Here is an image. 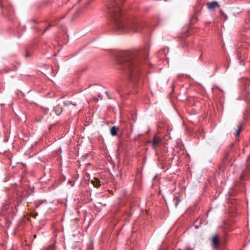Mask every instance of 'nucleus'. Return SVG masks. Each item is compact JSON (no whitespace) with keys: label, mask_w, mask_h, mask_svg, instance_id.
Returning <instances> with one entry per match:
<instances>
[{"label":"nucleus","mask_w":250,"mask_h":250,"mask_svg":"<svg viewBox=\"0 0 250 250\" xmlns=\"http://www.w3.org/2000/svg\"><path fill=\"white\" fill-rule=\"evenodd\" d=\"M209 10H213L216 8L220 7V5L218 2L216 1H213L211 2H208L206 4Z\"/></svg>","instance_id":"obj_7"},{"label":"nucleus","mask_w":250,"mask_h":250,"mask_svg":"<svg viewBox=\"0 0 250 250\" xmlns=\"http://www.w3.org/2000/svg\"><path fill=\"white\" fill-rule=\"evenodd\" d=\"M32 21L33 22H35V20H32Z\"/></svg>","instance_id":"obj_18"},{"label":"nucleus","mask_w":250,"mask_h":250,"mask_svg":"<svg viewBox=\"0 0 250 250\" xmlns=\"http://www.w3.org/2000/svg\"><path fill=\"white\" fill-rule=\"evenodd\" d=\"M119 128L115 126L111 127L110 129V132L112 136H116L117 134V132Z\"/></svg>","instance_id":"obj_9"},{"label":"nucleus","mask_w":250,"mask_h":250,"mask_svg":"<svg viewBox=\"0 0 250 250\" xmlns=\"http://www.w3.org/2000/svg\"><path fill=\"white\" fill-rule=\"evenodd\" d=\"M55 246L54 244H51L45 250H55Z\"/></svg>","instance_id":"obj_10"},{"label":"nucleus","mask_w":250,"mask_h":250,"mask_svg":"<svg viewBox=\"0 0 250 250\" xmlns=\"http://www.w3.org/2000/svg\"><path fill=\"white\" fill-rule=\"evenodd\" d=\"M240 131H241V126H239L238 129L237 130V131L236 132V136H239Z\"/></svg>","instance_id":"obj_11"},{"label":"nucleus","mask_w":250,"mask_h":250,"mask_svg":"<svg viewBox=\"0 0 250 250\" xmlns=\"http://www.w3.org/2000/svg\"><path fill=\"white\" fill-rule=\"evenodd\" d=\"M190 250H192V249H190Z\"/></svg>","instance_id":"obj_19"},{"label":"nucleus","mask_w":250,"mask_h":250,"mask_svg":"<svg viewBox=\"0 0 250 250\" xmlns=\"http://www.w3.org/2000/svg\"><path fill=\"white\" fill-rule=\"evenodd\" d=\"M245 44H243L239 47L237 50V57L238 59L245 58L248 53V50L245 47Z\"/></svg>","instance_id":"obj_3"},{"label":"nucleus","mask_w":250,"mask_h":250,"mask_svg":"<svg viewBox=\"0 0 250 250\" xmlns=\"http://www.w3.org/2000/svg\"><path fill=\"white\" fill-rule=\"evenodd\" d=\"M72 104L73 105H74V106H76V105H77V104Z\"/></svg>","instance_id":"obj_16"},{"label":"nucleus","mask_w":250,"mask_h":250,"mask_svg":"<svg viewBox=\"0 0 250 250\" xmlns=\"http://www.w3.org/2000/svg\"><path fill=\"white\" fill-rule=\"evenodd\" d=\"M162 142L163 140L161 137L157 134L155 135L151 142V145L153 148L156 149L162 144Z\"/></svg>","instance_id":"obj_4"},{"label":"nucleus","mask_w":250,"mask_h":250,"mask_svg":"<svg viewBox=\"0 0 250 250\" xmlns=\"http://www.w3.org/2000/svg\"><path fill=\"white\" fill-rule=\"evenodd\" d=\"M195 228L196 229H198V228H199V226H196V225H195Z\"/></svg>","instance_id":"obj_15"},{"label":"nucleus","mask_w":250,"mask_h":250,"mask_svg":"<svg viewBox=\"0 0 250 250\" xmlns=\"http://www.w3.org/2000/svg\"><path fill=\"white\" fill-rule=\"evenodd\" d=\"M36 238V234H34V238Z\"/></svg>","instance_id":"obj_17"},{"label":"nucleus","mask_w":250,"mask_h":250,"mask_svg":"<svg viewBox=\"0 0 250 250\" xmlns=\"http://www.w3.org/2000/svg\"><path fill=\"white\" fill-rule=\"evenodd\" d=\"M146 53L122 52L120 53L118 63L123 69L128 80L137 83L141 77L140 66L143 60H146Z\"/></svg>","instance_id":"obj_2"},{"label":"nucleus","mask_w":250,"mask_h":250,"mask_svg":"<svg viewBox=\"0 0 250 250\" xmlns=\"http://www.w3.org/2000/svg\"><path fill=\"white\" fill-rule=\"evenodd\" d=\"M175 200H176V202L175 203V207H176L179 203L180 202V200L179 199V198L178 197H176L175 198Z\"/></svg>","instance_id":"obj_12"},{"label":"nucleus","mask_w":250,"mask_h":250,"mask_svg":"<svg viewBox=\"0 0 250 250\" xmlns=\"http://www.w3.org/2000/svg\"><path fill=\"white\" fill-rule=\"evenodd\" d=\"M211 245L214 249H218L219 247L220 241L217 234H214L212 238Z\"/></svg>","instance_id":"obj_6"},{"label":"nucleus","mask_w":250,"mask_h":250,"mask_svg":"<svg viewBox=\"0 0 250 250\" xmlns=\"http://www.w3.org/2000/svg\"><path fill=\"white\" fill-rule=\"evenodd\" d=\"M91 183L96 188H98L101 185V181L97 178H94L92 180Z\"/></svg>","instance_id":"obj_8"},{"label":"nucleus","mask_w":250,"mask_h":250,"mask_svg":"<svg viewBox=\"0 0 250 250\" xmlns=\"http://www.w3.org/2000/svg\"><path fill=\"white\" fill-rule=\"evenodd\" d=\"M174 157H175V155L172 154V157L171 158V161L174 159Z\"/></svg>","instance_id":"obj_14"},{"label":"nucleus","mask_w":250,"mask_h":250,"mask_svg":"<svg viewBox=\"0 0 250 250\" xmlns=\"http://www.w3.org/2000/svg\"><path fill=\"white\" fill-rule=\"evenodd\" d=\"M125 0H110L107 5L111 26L122 33L140 32L143 25L135 20H125L122 17L121 4Z\"/></svg>","instance_id":"obj_1"},{"label":"nucleus","mask_w":250,"mask_h":250,"mask_svg":"<svg viewBox=\"0 0 250 250\" xmlns=\"http://www.w3.org/2000/svg\"><path fill=\"white\" fill-rule=\"evenodd\" d=\"M49 27H47L45 30V31H44V32H45L46 31L48 30L49 29Z\"/></svg>","instance_id":"obj_13"},{"label":"nucleus","mask_w":250,"mask_h":250,"mask_svg":"<svg viewBox=\"0 0 250 250\" xmlns=\"http://www.w3.org/2000/svg\"><path fill=\"white\" fill-rule=\"evenodd\" d=\"M247 174L245 172H243L239 177V180L235 182V185L236 187H242L245 186L244 181L246 180Z\"/></svg>","instance_id":"obj_5"}]
</instances>
